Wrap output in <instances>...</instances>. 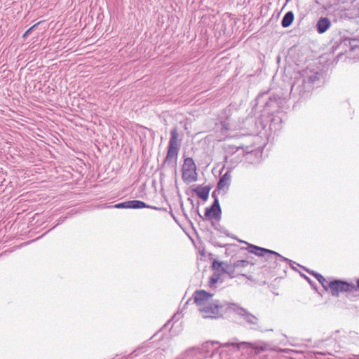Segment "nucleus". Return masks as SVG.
I'll return each instance as SVG.
<instances>
[{"mask_svg": "<svg viewBox=\"0 0 359 359\" xmlns=\"http://www.w3.org/2000/svg\"><path fill=\"white\" fill-rule=\"evenodd\" d=\"M177 314L173 315L170 319L167 320V322L158 329V334L162 333L161 339H158V351L161 350L166 354L171 353L170 342L172 337L177 335L181 330L180 329L179 331H176L177 325L176 327H174L175 325L178 321V320H177L173 322Z\"/></svg>", "mask_w": 359, "mask_h": 359, "instance_id": "nucleus-7", "label": "nucleus"}, {"mask_svg": "<svg viewBox=\"0 0 359 359\" xmlns=\"http://www.w3.org/2000/svg\"><path fill=\"white\" fill-rule=\"evenodd\" d=\"M286 1V3H288L289 1H290L291 0H285Z\"/></svg>", "mask_w": 359, "mask_h": 359, "instance_id": "nucleus-49", "label": "nucleus"}, {"mask_svg": "<svg viewBox=\"0 0 359 359\" xmlns=\"http://www.w3.org/2000/svg\"><path fill=\"white\" fill-rule=\"evenodd\" d=\"M182 177L183 181L187 184L197 181L198 174L196 172V165L192 157H187L184 158V164L182 168Z\"/></svg>", "mask_w": 359, "mask_h": 359, "instance_id": "nucleus-12", "label": "nucleus"}, {"mask_svg": "<svg viewBox=\"0 0 359 359\" xmlns=\"http://www.w3.org/2000/svg\"><path fill=\"white\" fill-rule=\"evenodd\" d=\"M214 294L205 290H196L192 294L194 303L198 306H205L210 299L212 298Z\"/></svg>", "mask_w": 359, "mask_h": 359, "instance_id": "nucleus-16", "label": "nucleus"}, {"mask_svg": "<svg viewBox=\"0 0 359 359\" xmlns=\"http://www.w3.org/2000/svg\"><path fill=\"white\" fill-rule=\"evenodd\" d=\"M39 25V23H36L32 26L30 28H29L23 34L22 37L24 39L27 38L32 32V31Z\"/></svg>", "mask_w": 359, "mask_h": 359, "instance_id": "nucleus-36", "label": "nucleus"}, {"mask_svg": "<svg viewBox=\"0 0 359 359\" xmlns=\"http://www.w3.org/2000/svg\"><path fill=\"white\" fill-rule=\"evenodd\" d=\"M233 304L224 300L212 299L210 303L199 309L203 318L217 319L229 315L233 310Z\"/></svg>", "mask_w": 359, "mask_h": 359, "instance_id": "nucleus-4", "label": "nucleus"}, {"mask_svg": "<svg viewBox=\"0 0 359 359\" xmlns=\"http://www.w3.org/2000/svg\"><path fill=\"white\" fill-rule=\"evenodd\" d=\"M176 359H204V355L200 352L199 347H191L180 355Z\"/></svg>", "mask_w": 359, "mask_h": 359, "instance_id": "nucleus-18", "label": "nucleus"}, {"mask_svg": "<svg viewBox=\"0 0 359 359\" xmlns=\"http://www.w3.org/2000/svg\"><path fill=\"white\" fill-rule=\"evenodd\" d=\"M359 50V35L353 36H339L330 42L329 53L336 54L333 62L337 63L343 56L351 58L352 53Z\"/></svg>", "mask_w": 359, "mask_h": 359, "instance_id": "nucleus-3", "label": "nucleus"}, {"mask_svg": "<svg viewBox=\"0 0 359 359\" xmlns=\"http://www.w3.org/2000/svg\"><path fill=\"white\" fill-rule=\"evenodd\" d=\"M340 330L335 331L332 335L323 339L314 341L313 347L325 349L324 352H318V354L322 355H333V353H339L341 348H346V341L342 339H338V334H340Z\"/></svg>", "mask_w": 359, "mask_h": 359, "instance_id": "nucleus-5", "label": "nucleus"}, {"mask_svg": "<svg viewBox=\"0 0 359 359\" xmlns=\"http://www.w3.org/2000/svg\"><path fill=\"white\" fill-rule=\"evenodd\" d=\"M294 19V15L293 11H289L283 15L280 25L283 28H287L292 24Z\"/></svg>", "mask_w": 359, "mask_h": 359, "instance_id": "nucleus-21", "label": "nucleus"}, {"mask_svg": "<svg viewBox=\"0 0 359 359\" xmlns=\"http://www.w3.org/2000/svg\"><path fill=\"white\" fill-rule=\"evenodd\" d=\"M355 287H356V288H355V289H356V292H357L358 290L359 291V278H358V279H357V280H356V284H355Z\"/></svg>", "mask_w": 359, "mask_h": 359, "instance_id": "nucleus-43", "label": "nucleus"}, {"mask_svg": "<svg viewBox=\"0 0 359 359\" xmlns=\"http://www.w3.org/2000/svg\"><path fill=\"white\" fill-rule=\"evenodd\" d=\"M294 264H297L298 266L301 267L304 271L307 272L309 275L312 276L315 278H316L319 276V274H320V273H318V272H317V271H316L314 270L310 269H309V268H307L306 266H302V265H300V264H297L296 262H295V264H292V268L294 271H297V270L296 269V268H294L293 266Z\"/></svg>", "mask_w": 359, "mask_h": 359, "instance_id": "nucleus-31", "label": "nucleus"}, {"mask_svg": "<svg viewBox=\"0 0 359 359\" xmlns=\"http://www.w3.org/2000/svg\"><path fill=\"white\" fill-rule=\"evenodd\" d=\"M221 191L222 190H217V187H216L215 189L212 192L211 196L213 199V201L212 203H216L217 205H220L219 198H218V193Z\"/></svg>", "mask_w": 359, "mask_h": 359, "instance_id": "nucleus-35", "label": "nucleus"}, {"mask_svg": "<svg viewBox=\"0 0 359 359\" xmlns=\"http://www.w3.org/2000/svg\"><path fill=\"white\" fill-rule=\"evenodd\" d=\"M294 264H297L298 266L301 267L304 271L307 272L309 275L312 276L315 278H316L319 276V274H320V273H318V272H317V271H316L314 270L310 269H309V268H307L306 266H302V265H300V264H297L296 262H295V264H292V268L294 271H297V270L296 269V268H294L293 266Z\"/></svg>", "mask_w": 359, "mask_h": 359, "instance_id": "nucleus-29", "label": "nucleus"}, {"mask_svg": "<svg viewBox=\"0 0 359 359\" xmlns=\"http://www.w3.org/2000/svg\"><path fill=\"white\" fill-rule=\"evenodd\" d=\"M355 285L351 280L339 278H330V283L327 292L334 297H339L340 294H351L356 292Z\"/></svg>", "mask_w": 359, "mask_h": 359, "instance_id": "nucleus-9", "label": "nucleus"}, {"mask_svg": "<svg viewBox=\"0 0 359 359\" xmlns=\"http://www.w3.org/2000/svg\"><path fill=\"white\" fill-rule=\"evenodd\" d=\"M199 206H200V202L198 201L197 203H196V210H195V212H196V214L200 217L203 220H204V216H203L201 213H200V211H199Z\"/></svg>", "mask_w": 359, "mask_h": 359, "instance_id": "nucleus-38", "label": "nucleus"}, {"mask_svg": "<svg viewBox=\"0 0 359 359\" xmlns=\"http://www.w3.org/2000/svg\"><path fill=\"white\" fill-rule=\"evenodd\" d=\"M211 226L214 228L215 230L217 231L224 234L227 237H230L232 238H236V236L231 235L228 230L225 229V227L222 225H221L219 223L213 221L210 222Z\"/></svg>", "mask_w": 359, "mask_h": 359, "instance_id": "nucleus-24", "label": "nucleus"}, {"mask_svg": "<svg viewBox=\"0 0 359 359\" xmlns=\"http://www.w3.org/2000/svg\"><path fill=\"white\" fill-rule=\"evenodd\" d=\"M262 154L263 149L261 147L246 146L242 149V158L250 164L259 163Z\"/></svg>", "mask_w": 359, "mask_h": 359, "instance_id": "nucleus-13", "label": "nucleus"}, {"mask_svg": "<svg viewBox=\"0 0 359 359\" xmlns=\"http://www.w3.org/2000/svg\"><path fill=\"white\" fill-rule=\"evenodd\" d=\"M343 333L342 335L338 336V339H342L346 341V348L344 349H346L348 348L347 345L354 344L358 337L356 333L354 332H349L348 333L343 332Z\"/></svg>", "mask_w": 359, "mask_h": 359, "instance_id": "nucleus-22", "label": "nucleus"}, {"mask_svg": "<svg viewBox=\"0 0 359 359\" xmlns=\"http://www.w3.org/2000/svg\"><path fill=\"white\" fill-rule=\"evenodd\" d=\"M128 208H133V209H139V208H152L154 210L157 209V207H156V206L147 205L144 202L137 201V200L128 201Z\"/></svg>", "mask_w": 359, "mask_h": 359, "instance_id": "nucleus-23", "label": "nucleus"}, {"mask_svg": "<svg viewBox=\"0 0 359 359\" xmlns=\"http://www.w3.org/2000/svg\"><path fill=\"white\" fill-rule=\"evenodd\" d=\"M115 208H128V201H125L123 203H117L114 205Z\"/></svg>", "mask_w": 359, "mask_h": 359, "instance_id": "nucleus-37", "label": "nucleus"}, {"mask_svg": "<svg viewBox=\"0 0 359 359\" xmlns=\"http://www.w3.org/2000/svg\"><path fill=\"white\" fill-rule=\"evenodd\" d=\"M337 15H339L340 17L341 18L342 17V11H338L337 12Z\"/></svg>", "mask_w": 359, "mask_h": 359, "instance_id": "nucleus-47", "label": "nucleus"}, {"mask_svg": "<svg viewBox=\"0 0 359 359\" xmlns=\"http://www.w3.org/2000/svg\"><path fill=\"white\" fill-rule=\"evenodd\" d=\"M294 264H297L298 266L301 267L304 271L307 272L309 275L312 276L315 278H316L319 276V274H320V273H318V272H317V271H316L314 270L310 269H309V268H307L306 266H302V265H300V264H297L296 262H295V264H292V268L294 271H297V270L296 269V268H294L293 266Z\"/></svg>", "mask_w": 359, "mask_h": 359, "instance_id": "nucleus-30", "label": "nucleus"}, {"mask_svg": "<svg viewBox=\"0 0 359 359\" xmlns=\"http://www.w3.org/2000/svg\"><path fill=\"white\" fill-rule=\"evenodd\" d=\"M226 269H223V273L227 274L229 278H233L236 277V275L235 274V268L233 267V265H229L228 264H226Z\"/></svg>", "mask_w": 359, "mask_h": 359, "instance_id": "nucleus-28", "label": "nucleus"}, {"mask_svg": "<svg viewBox=\"0 0 359 359\" xmlns=\"http://www.w3.org/2000/svg\"><path fill=\"white\" fill-rule=\"evenodd\" d=\"M321 286L323 287L324 290L327 292L328 288V285L330 283V279L327 280L321 273L316 278Z\"/></svg>", "mask_w": 359, "mask_h": 359, "instance_id": "nucleus-32", "label": "nucleus"}, {"mask_svg": "<svg viewBox=\"0 0 359 359\" xmlns=\"http://www.w3.org/2000/svg\"><path fill=\"white\" fill-rule=\"evenodd\" d=\"M236 240H237L239 243H245L247 245V243H248V242L245 241H243V240H240V239H238L237 237L236 236Z\"/></svg>", "mask_w": 359, "mask_h": 359, "instance_id": "nucleus-44", "label": "nucleus"}, {"mask_svg": "<svg viewBox=\"0 0 359 359\" xmlns=\"http://www.w3.org/2000/svg\"><path fill=\"white\" fill-rule=\"evenodd\" d=\"M170 214L172 217V218L175 219V221L178 223V221H177V219L175 217V216L174 215V214L172 212V211H170Z\"/></svg>", "mask_w": 359, "mask_h": 359, "instance_id": "nucleus-45", "label": "nucleus"}, {"mask_svg": "<svg viewBox=\"0 0 359 359\" xmlns=\"http://www.w3.org/2000/svg\"><path fill=\"white\" fill-rule=\"evenodd\" d=\"M332 27V21L327 16H320L316 22L314 29L319 34H325Z\"/></svg>", "mask_w": 359, "mask_h": 359, "instance_id": "nucleus-17", "label": "nucleus"}, {"mask_svg": "<svg viewBox=\"0 0 359 359\" xmlns=\"http://www.w3.org/2000/svg\"><path fill=\"white\" fill-rule=\"evenodd\" d=\"M226 264H227V263L215 259L212 263V268L215 272H217L218 273L223 275V269H226Z\"/></svg>", "mask_w": 359, "mask_h": 359, "instance_id": "nucleus-25", "label": "nucleus"}, {"mask_svg": "<svg viewBox=\"0 0 359 359\" xmlns=\"http://www.w3.org/2000/svg\"><path fill=\"white\" fill-rule=\"evenodd\" d=\"M280 59V56L277 57V60H279Z\"/></svg>", "mask_w": 359, "mask_h": 359, "instance_id": "nucleus-48", "label": "nucleus"}, {"mask_svg": "<svg viewBox=\"0 0 359 359\" xmlns=\"http://www.w3.org/2000/svg\"><path fill=\"white\" fill-rule=\"evenodd\" d=\"M238 276H244V277H245L247 279L250 280L252 279V276H248V275L245 274V273H241V274H238Z\"/></svg>", "mask_w": 359, "mask_h": 359, "instance_id": "nucleus-40", "label": "nucleus"}, {"mask_svg": "<svg viewBox=\"0 0 359 359\" xmlns=\"http://www.w3.org/2000/svg\"><path fill=\"white\" fill-rule=\"evenodd\" d=\"M232 308V312L236 313L249 325L251 330L263 332L262 327L259 323V320L257 316L251 313L246 309L239 306L238 304H233Z\"/></svg>", "mask_w": 359, "mask_h": 359, "instance_id": "nucleus-11", "label": "nucleus"}, {"mask_svg": "<svg viewBox=\"0 0 359 359\" xmlns=\"http://www.w3.org/2000/svg\"><path fill=\"white\" fill-rule=\"evenodd\" d=\"M179 134L177 130L174 128L170 131V137L167 148V154L163 165L165 166L174 168L176 170L177 156L180 149V144L178 142Z\"/></svg>", "mask_w": 359, "mask_h": 359, "instance_id": "nucleus-10", "label": "nucleus"}, {"mask_svg": "<svg viewBox=\"0 0 359 359\" xmlns=\"http://www.w3.org/2000/svg\"><path fill=\"white\" fill-rule=\"evenodd\" d=\"M255 265V262H250L249 259H239L233 263V267L238 268H244L248 265Z\"/></svg>", "mask_w": 359, "mask_h": 359, "instance_id": "nucleus-27", "label": "nucleus"}, {"mask_svg": "<svg viewBox=\"0 0 359 359\" xmlns=\"http://www.w3.org/2000/svg\"><path fill=\"white\" fill-rule=\"evenodd\" d=\"M285 100L270 90L260 91L251 102L252 109L240 123L251 135L269 139L282 128Z\"/></svg>", "mask_w": 359, "mask_h": 359, "instance_id": "nucleus-1", "label": "nucleus"}, {"mask_svg": "<svg viewBox=\"0 0 359 359\" xmlns=\"http://www.w3.org/2000/svg\"><path fill=\"white\" fill-rule=\"evenodd\" d=\"M222 208L220 205L215 203H211L208 207L205 209L204 220L219 222L222 219Z\"/></svg>", "mask_w": 359, "mask_h": 359, "instance_id": "nucleus-14", "label": "nucleus"}, {"mask_svg": "<svg viewBox=\"0 0 359 359\" xmlns=\"http://www.w3.org/2000/svg\"><path fill=\"white\" fill-rule=\"evenodd\" d=\"M212 244L215 246V247H217V248H224L226 246H228L229 244H222L219 242H217V241H214V242H212Z\"/></svg>", "mask_w": 359, "mask_h": 359, "instance_id": "nucleus-39", "label": "nucleus"}, {"mask_svg": "<svg viewBox=\"0 0 359 359\" xmlns=\"http://www.w3.org/2000/svg\"><path fill=\"white\" fill-rule=\"evenodd\" d=\"M192 300H193V298H192V297H191V298H189V299L187 301V302L184 304V309H185V307H186L189 304H190V302H191Z\"/></svg>", "mask_w": 359, "mask_h": 359, "instance_id": "nucleus-42", "label": "nucleus"}, {"mask_svg": "<svg viewBox=\"0 0 359 359\" xmlns=\"http://www.w3.org/2000/svg\"><path fill=\"white\" fill-rule=\"evenodd\" d=\"M221 131L222 133L227 132L231 130V126L229 123V117L220 121Z\"/></svg>", "mask_w": 359, "mask_h": 359, "instance_id": "nucleus-34", "label": "nucleus"}, {"mask_svg": "<svg viewBox=\"0 0 359 359\" xmlns=\"http://www.w3.org/2000/svg\"><path fill=\"white\" fill-rule=\"evenodd\" d=\"M242 249H245L249 253L253 254L257 257H264L267 262H272L273 258L271 257V256H274L276 257L274 260V264H276V265L278 264V261L287 263V264H289L290 268H292V264H295V262L287 257H285L284 256L274 250L259 247L254 244L247 243V247L242 248Z\"/></svg>", "mask_w": 359, "mask_h": 359, "instance_id": "nucleus-8", "label": "nucleus"}, {"mask_svg": "<svg viewBox=\"0 0 359 359\" xmlns=\"http://www.w3.org/2000/svg\"><path fill=\"white\" fill-rule=\"evenodd\" d=\"M231 170H227L222 175L217 185V190H222L224 194L227 192L231 184Z\"/></svg>", "mask_w": 359, "mask_h": 359, "instance_id": "nucleus-20", "label": "nucleus"}, {"mask_svg": "<svg viewBox=\"0 0 359 359\" xmlns=\"http://www.w3.org/2000/svg\"><path fill=\"white\" fill-rule=\"evenodd\" d=\"M290 96L295 102L306 100L314 88L320 87L323 83V72L315 68H306L294 72L291 78Z\"/></svg>", "mask_w": 359, "mask_h": 359, "instance_id": "nucleus-2", "label": "nucleus"}, {"mask_svg": "<svg viewBox=\"0 0 359 359\" xmlns=\"http://www.w3.org/2000/svg\"><path fill=\"white\" fill-rule=\"evenodd\" d=\"M300 276L307 281V283L310 285L311 287L313 290H314L316 292H318V287L313 280H311L309 276L301 272Z\"/></svg>", "mask_w": 359, "mask_h": 359, "instance_id": "nucleus-33", "label": "nucleus"}, {"mask_svg": "<svg viewBox=\"0 0 359 359\" xmlns=\"http://www.w3.org/2000/svg\"><path fill=\"white\" fill-rule=\"evenodd\" d=\"M211 189L212 186L210 184L197 185L195 188L192 187L191 191L195 193L203 201L206 202L209 198Z\"/></svg>", "mask_w": 359, "mask_h": 359, "instance_id": "nucleus-19", "label": "nucleus"}, {"mask_svg": "<svg viewBox=\"0 0 359 359\" xmlns=\"http://www.w3.org/2000/svg\"><path fill=\"white\" fill-rule=\"evenodd\" d=\"M188 201L190 202L191 206H192V208H195V203H194V200H192L191 198H188Z\"/></svg>", "mask_w": 359, "mask_h": 359, "instance_id": "nucleus-41", "label": "nucleus"}, {"mask_svg": "<svg viewBox=\"0 0 359 359\" xmlns=\"http://www.w3.org/2000/svg\"><path fill=\"white\" fill-rule=\"evenodd\" d=\"M224 151V160L225 162H228V158L229 156H233V154H236V153H238V154L235 158V161L233 162V160H231V161L233 163H237L239 161H242V158L240 157V155L242 154V149H244L243 146H235L233 144H225L223 147Z\"/></svg>", "mask_w": 359, "mask_h": 359, "instance_id": "nucleus-15", "label": "nucleus"}, {"mask_svg": "<svg viewBox=\"0 0 359 359\" xmlns=\"http://www.w3.org/2000/svg\"><path fill=\"white\" fill-rule=\"evenodd\" d=\"M221 273H218L217 272H214L209 278L208 280V286L211 289L216 288V284L220 279Z\"/></svg>", "mask_w": 359, "mask_h": 359, "instance_id": "nucleus-26", "label": "nucleus"}, {"mask_svg": "<svg viewBox=\"0 0 359 359\" xmlns=\"http://www.w3.org/2000/svg\"><path fill=\"white\" fill-rule=\"evenodd\" d=\"M248 342H239L236 340L220 343L218 341H207L199 347L200 352L204 355V359L211 358L218 353L219 349L222 347L229 348L231 350H240L242 346H247Z\"/></svg>", "mask_w": 359, "mask_h": 359, "instance_id": "nucleus-6", "label": "nucleus"}, {"mask_svg": "<svg viewBox=\"0 0 359 359\" xmlns=\"http://www.w3.org/2000/svg\"><path fill=\"white\" fill-rule=\"evenodd\" d=\"M158 210H163V211H166V209H165V208H160V207H158Z\"/></svg>", "mask_w": 359, "mask_h": 359, "instance_id": "nucleus-46", "label": "nucleus"}]
</instances>
